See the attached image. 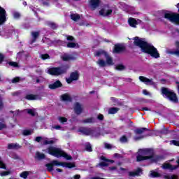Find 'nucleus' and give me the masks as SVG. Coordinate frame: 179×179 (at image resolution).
Returning <instances> with one entry per match:
<instances>
[{"label":"nucleus","instance_id":"obj_1","mask_svg":"<svg viewBox=\"0 0 179 179\" xmlns=\"http://www.w3.org/2000/svg\"><path fill=\"white\" fill-rule=\"evenodd\" d=\"M134 44L139 47L143 52L149 54L153 58H160V54H159L157 49L153 45L146 42L145 39L136 36L134 38Z\"/></svg>","mask_w":179,"mask_h":179},{"label":"nucleus","instance_id":"obj_2","mask_svg":"<svg viewBox=\"0 0 179 179\" xmlns=\"http://www.w3.org/2000/svg\"><path fill=\"white\" fill-rule=\"evenodd\" d=\"M43 152L48 153V155H51V156H54L55 157H64L67 160H72V157L68 155V154L65 153L61 148L57 147L50 146L46 150H43Z\"/></svg>","mask_w":179,"mask_h":179},{"label":"nucleus","instance_id":"obj_3","mask_svg":"<svg viewBox=\"0 0 179 179\" xmlns=\"http://www.w3.org/2000/svg\"><path fill=\"white\" fill-rule=\"evenodd\" d=\"M162 94H163L164 97L169 99V100H171V101H173V103L178 102V100L177 99V95H176V94L169 88L162 87Z\"/></svg>","mask_w":179,"mask_h":179},{"label":"nucleus","instance_id":"obj_4","mask_svg":"<svg viewBox=\"0 0 179 179\" xmlns=\"http://www.w3.org/2000/svg\"><path fill=\"white\" fill-rule=\"evenodd\" d=\"M66 72V69L64 67H53L47 69V73L49 75H52L54 76H59V75H62Z\"/></svg>","mask_w":179,"mask_h":179},{"label":"nucleus","instance_id":"obj_5","mask_svg":"<svg viewBox=\"0 0 179 179\" xmlns=\"http://www.w3.org/2000/svg\"><path fill=\"white\" fill-rule=\"evenodd\" d=\"M79 132H81L83 135H91V136H94L95 138L100 136V133L93 129L82 127L79 129Z\"/></svg>","mask_w":179,"mask_h":179},{"label":"nucleus","instance_id":"obj_6","mask_svg":"<svg viewBox=\"0 0 179 179\" xmlns=\"http://www.w3.org/2000/svg\"><path fill=\"white\" fill-rule=\"evenodd\" d=\"M101 55H103L106 59V65H114V63L113 62V58L107 54V52H104V50H99L95 52V57H101Z\"/></svg>","mask_w":179,"mask_h":179},{"label":"nucleus","instance_id":"obj_7","mask_svg":"<svg viewBox=\"0 0 179 179\" xmlns=\"http://www.w3.org/2000/svg\"><path fill=\"white\" fill-rule=\"evenodd\" d=\"M165 19H168L175 24H179V14L166 13L164 14Z\"/></svg>","mask_w":179,"mask_h":179},{"label":"nucleus","instance_id":"obj_8","mask_svg":"<svg viewBox=\"0 0 179 179\" xmlns=\"http://www.w3.org/2000/svg\"><path fill=\"white\" fill-rule=\"evenodd\" d=\"M52 164L57 166H62V167H66L67 169H73V167H75V163L59 162L58 160L52 161Z\"/></svg>","mask_w":179,"mask_h":179},{"label":"nucleus","instance_id":"obj_9","mask_svg":"<svg viewBox=\"0 0 179 179\" xmlns=\"http://www.w3.org/2000/svg\"><path fill=\"white\" fill-rule=\"evenodd\" d=\"M111 13H113V9L108 6H105L99 11V15H101V16H110Z\"/></svg>","mask_w":179,"mask_h":179},{"label":"nucleus","instance_id":"obj_10","mask_svg":"<svg viewBox=\"0 0 179 179\" xmlns=\"http://www.w3.org/2000/svg\"><path fill=\"white\" fill-rule=\"evenodd\" d=\"M101 1L100 0H90L89 5L92 10H95L99 6H100Z\"/></svg>","mask_w":179,"mask_h":179},{"label":"nucleus","instance_id":"obj_11","mask_svg":"<svg viewBox=\"0 0 179 179\" xmlns=\"http://www.w3.org/2000/svg\"><path fill=\"white\" fill-rule=\"evenodd\" d=\"M6 22V10L0 6V25Z\"/></svg>","mask_w":179,"mask_h":179},{"label":"nucleus","instance_id":"obj_12","mask_svg":"<svg viewBox=\"0 0 179 179\" xmlns=\"http://www.w3.org/2000/svg\"><path fill=\"white\" fill-rule=\"evenodd\" d=\"M79 79V73L78 71H74L71 73L70 78L66 79L67 83H72L73 80H78Z\"/></svg>","mask_w":179,"mask_h":179},{"label":"nucleus","instance_id":"obj_13","mask_svg":"<svg viewBox=\"0 0 179 179\" xmlns=\"http://www.w3.org/2000/svg\"><path fill=\"white\" fill-rule=\"evenodd\" d=\"M63 61H75L76 56L75 55L64 54L62 56Z\"/></svg>","mask_w":179,"mask_h":179},{"label":"nucleus","instance_id":"obj_14","mask_svg":"<svg viewBox=\"0 0 179 179\" xmlns=\"http://www.w3.org/2000/svg\"><path fill=\"white\" fill-rule=\"evenodd\" d=\"M139 80H141V82H143L145 85H151L152 86H153V85H155L153 80L149 79L145 76H140Z\"/></svg>","mask_w":179,"mask_h":179},{"label":"nucleus","instance_id":"obj_15","mask_svg":"<svg viewBox=\"0 0 179 179\" xmlns=\"http://www.w3.org/2000/svg\"><path fill=\"white\" fill-rule=\"evenodd\" d=\"M74 111L76 114H82V112L83 111V106L79 103H76L74 104Z\"/></svg>","mask_w":179,"mask_h":179},{"label":"nucleus","instance_id":"obj_16","mask_svg":"<svg viewBox=\"0 0 179 179\" xmlns=\"http://www.w3.org/2000/svg\"><path fill=\"white\" fill-rule=\"evenodd\" d=\"M128 23L129 24V26H131V27H136V25L138 23H141V20H138L136 21V20H135V18H129L128 20Z\"/></svg>","mask_w":179,"mask_h":179},{"label":"nucleus","instance_id":"obj_17","mask_svg":"<svg viewBox=\"0 0 179 179\" xmlns=\"http://www.w3.org/2000/svg\"><path fill=\"white\" fill-rule=\"evenodd\" d=\"M58 140L57 138H43V145H52L56 143Z\"/></svg>","mask_w":179,"mask_h":179},{"label":"nucleus","instance_id":"obj_18","mask_svg":"<svg viewBox=\"0 0 179 179\" xmlns=\"http://www.w3.org/2000/svg\"><path fill=\"white\" fill-rule=\"evenodd\" d=\"M125 50V48L122 45H115V49L113 52H116L117 54H120V52H122Z\"/></svg>","mask_w":179,"mask_h":179},{"label":"nucleus","instance_id":"obj_19","mask_svg":"<svg viewBox=\"0 0 179 179\" xmlns=\"http://www.w3.org/2000/svg\"><path fill=\"white\" fill-rule=\"evenodd\" d=\"M178 168V165L176 166H172L169 164H164L162 165V169L164 170H176V169Z\"/></svg>","mask_w":179,"mask_h":179},{"label":"nucleus","instance_id":"obj_20","mask_svg":"<svg viewBox=\"0 0 179 179\" xmlns=\"http://www.w3.org/2000/svg\"><path fill=\"white\" fill-rule=\"evenodd\" d=\"M61 86H62L61 81L57 80L53 84L49 85V89H57L58 87H61Z\"/></svg>","mask_w":179,"mask_h":179},{"label":"nucleus","instance_id":"obj_21","mask_svg":"<svg viewBox=\"0 0 179 179\" xmlns=\"http://www.w3.org/2000/svg\"><path fill=\"white\" fill-rule=\"evenodd\" d=\"M61 99L63 101H72V97H71V95L68 93L63 94L61 96Z\"/></svg>","mask_w":179,"mask_h":179},{"label":"nucleus","instance_id":"obj_22","mask_svg":"<svg viewBox=\"0 0 179 179\" xmlns=\"http://www.w3.org/2000/svg\"><path fill=\"white\" fill-rule=\"evenodd\" d=\"M141 174H142V169H141L139 168L137 169V170L136 171L129 173V176H130V177H135L136 176H141Z\"/></svg>","mask_w":179,"mask_h":179},{"label":"nucleus","instance_id":"obj_23","mask_svg":"<svg viewBox=\"0 0 179 179\" xmlns=\"http://www.w3.org/2000/svg\"><path fill=\"white\" fill-rule=\"evenodd\" d=\"M35 159H38V160H43V159H45V155L40 152H36L35 154Z\"/></svg>","mask_w":179,"mask_h":179},{"label":"nucleus","instance_id":"obj_24","mask_svg":"<svg viewBox=\"0 0 179 179\" xmlns=\"http://www.w3.org/2000/svg\"><path fill=\"white\" fill-rule=\"evenodd\" d=\"M146 131H148L146 128H139L134 130V134H136V135H142V134Z\"/></svg>","mask_w":179,"mask_h":179},{"label":"nucleus","instance_id":"obj_25","mask_svg":"<svg viewBox=\"0 0 179 179\" xmlns=\"http://www.w3.org/2000/svg\"><path fill=\"white\" fill-rule=\"evenodd\" d=\"M25 111L27 113V114H29V115H31V117H34L37 115V112L36 111L35 108L26 109Z\"/></svg>","mask_w":179,"mask_h":179},{"label":"nucleus","instance_id":"obj_26","mask_svg":"<svg viewBox=\"0 0 179 179\" xmlns=\"http://www.w3.org/2000/svg\"><path fill=\"white\" fill-rule=\"evenodd\" d=\"M84 124H93V122H96V119L94 117H90L83 120Z\"/></svg>","mask_w":179,"mask_h":179},{"label":"nucleus","instance_id":"obj_27","mask_svg":"<svg viewBox=\"0 0 179 179\" xmlns=\"http://www.w3.org/2000/svg\"><path fill=\"white\" fill-rule=\"evenodd\" d=\"M25 99H27V100H37L38 99V96L34 94H28L26 96Z\"/></svg>","mask_w":179,"mask_h":179},{"label":"nucleus","instance_id":"obj_28","mask_svg":"<svg viewBox=\"0 0 179 179\" xmlns=\"http://www.w3.org/2000/svg\"><path fill=\"white\" fill-rule=\"evenodd\" d=\"M152 156H145L143 157L142 155L137 156V162H142V160H148V159H150Z\"/></svg>","mask_w":179,"mask_h":179},{"label":"nucleus","instance_id":"obj_29","mask_svg":"<svg viewBox=\"0 0 179 179\" xmlns=\"http://www.w3.org/2000/svg\"><path fill=\"white\" fill-rule=\"evenodd\" d=\"M31 36L33 37V40L31 42V44H33V43L36 42V40L37 39V37L40 36V34L38 32H32Z\"/></svg>","mask_w":179,"mask_h":179},{"label":"nucleus","instance_id":"obj_30","mask_svg":"<svg viewBox=\"0 0 179 179\" xmlns=\"http://www.w3.org/2000/svg\"><path fill=\"white\" fill-rule=\"evenodd\" d=\"M71 19L74 22H78L80 19V15L79 14H71Z\"/></svg>","mask_w":179,"mask_h":179},{"label":"nucleus","instance_id":"obj_31","mask_svg":"<svg viewBox=\"0 0 179 179\" xmlns=\"http://www.w3.org/2000/svg\"><path fill=\"white\" fill-rule=\"evenodd\" d=\"M45 167H47L48 171H52L54 170V164H52V162H51V163L46 164Z\"/></svg>","mask_w":179,"mask_h":179},{"label":"nucleus","instance_id":"obj_32","mask_svg":"<svg viewBox=\"0 0 179 179\" xmlns=\"http://www.w3.org/2000/svg\"><path fill=\"white\" fill-rule=\"evenodd\" d=\"M118 108H111L108 110V114H116L119 111Z\"/></svg>","mask_w":179,"mask_h":179},{"label":"nucleus","instance_id":"obj_33","mask_svg":"<svg viewBox=\"0 0 179 179\" xmlns=\"http://www.w3.org/2000/svg\"><path fill=\"white\" fill-rule=\"evenodd\" d=\"M164 178L165 179H178V176L175 175H165L164 176Z\"/></svg>","mask_w":179,"mask_h":179},{"label":"nucleus","instance_id":"obj_34","mask_svg":"<svg viewBox=\"0 0 179 179\" xmlns=\"http://www.w3.org/2000/svg\"><path fill=\"white\" fill-rule=\"evenodd\" d=\"M8 149H19V145L15 143H10L8 145Z\"/></svg>","mask_w":179,"mask_h":179},{"label":"nucleus","instance_id":"obj_35","mask_svg":"<svg viewBox=\"0 0 179 179\" xmlns=\"http://www.w3.org/2000/svg\"><path fill=\"white\" fill-rule=\"evenodd\" d=\"M96 64H98V65H99L100 66L103 67V66H106L107 65V64L106 63V62L103 59H99L96 62Z\"/></svg>","mask_w":179,"mask_h":179},{"label":"nucleus","instance_id":"obj_36","mask_svg":"<svg viewBox=\"0 0 179 179\" xmlns=\"http://www.w3.org/2000/svg\"><path fill=\"white\" fill-rule=\"evenodd\" d=\"M120 141L122 143H127V142H128V138H127V136L124 135L120 138Z\"/></svg>","mask_w":179,"mask_h":179},{"label":"nucleus","instance_id":"obj_37","mask_svg":"<svg viewBox=\"0 0 179 179\" xmlns=\"http://www.w3.org/2000/svg\"><path fill=\"white\" fill-rule=\"evenodd\" d=\"M101 160H103V162H106V163H114V160L106 159L104 156L101 157Z\"/></svg>","mask_w":179,"mask_h":179},{"label":"nucleus","instance_id":"obj_38","mask_svg":"<svg viewBox=\"0 0 179 179\" xmlns=\"http://www.w3.org/2000/svg\"><path fill=\"white\" fill-rule=\"evenodd\" d=\"M58 120L59 121V122H61V124H64V122H68V119L64 117H59Z\"/></svg>","mask_w":179,"mask_h":179},{"label":"nucleus","instance_id":"obj_39","mask_svg":"<svg viewBox=\"0 0 179 179\" xmlns=\"http://www.w3.org/2000/svg\"><path fill=\"white\" fill-rule=\"evenodd\" d=\"M76 47V43L73 42H70L67 44V48H75Z\"/></svg>","mask_w":179,"mask_h":179},{"label":"nucleus","instance_id":"obj_40","mask_svg":"<svg viewBox=\"0 0 179 179\" xmlns=\"http://www.w3.org/2000/svg\"><path fill=\"white\" fill-rule=\"evenodd\" d=\"M27 176H29V172L27 171H24L20 174V177L24 179L27 178Z\"/></svg>","mask_w":179,"mask_h":179},{"label":"nucleus","instance_id":"obj_41","mask_svg":"<svg viewBox=\"0 0 179 179\" xmlns=\"http://www.w3.org/2000/svg\"><path fill=\"white\" fill-rule=\"evenodd\" d=\"M170 145H174V146H179V141L172 140L170 141Z\"/></svg>","mask_w":179,"mask_h":179},{"label":"nucleus","instance_id":"obj_42","mask_svg":"<svg viewBox=\"0 0 179 179\" xmlns=\"http://www.w3.org/2000/svg\"><path fill=\"white\" fill-rule=\"evenodd\" d=\"M85 149L87 152H92V145H90V143H87L85 145Z\"/></svg>","mask_w":179,"mask_h":179},{"label":"nucleus","instance_id":"obj_43","mask_svg":"<svg viewBox=\"0 0 179 179\" xmlns=\"http://www.w3.org/2000/svg\"><path fill=\"white\" fill-rule=\"evenodd\" d=\"M54 129H56L57 131H58L59 129H62V127H61L60 125L52 126V131H54Z\"/></svg>","mask_w":179,"mask_h":179},{"label":"nucleus","instance_id":"obj_44","mask_svg":"<svg viewBox=\"0 0 179 179\" xmlns=\"http://www.w3.org/2000/svg\"><path fill=\"white\" fill-rule=\"evenodd\" d=\"M115 68L116 69H117V71H124V69H125V66H124V65L122 64L117 65Z\"/></svg>","mask_w":179,"mask_h":179},{"label":"nucleus","instance_id":"obj_45","mask_svg":"<svg viewBox=\"0 0 179 179\" xmlns=\"http://www.w3.org/2000/svg\"><path fill=\"white\" fill-rule=\"evenodd\" d=\"M150 176H151V177H153V178L160 177V174H159V173L155 172V171H151Z\"/></svg>","mask_w":179,"mask_h":179},{"label":"nucleus","instance_id":"obj_46","mask_svg":"<svg viewBox=\"0 0 179 179\" xmlns=\"http://www.w3.org/2000/svg\"><path fill=\"white\" fill-rule=\"evenodd\" d=\"M32 131L31 130H24L23 131V135H25V136H27L29 135H31Z\"/></svg>","mask_w":179,"mask_h":179},{"label":"nucleus","instance_id":"obj_47","mask_svg":"<svg viewBox=\"0 0 179 179\" xmlns=\"http://www.w3.org/2000/svg\"><path fill=\"white\" fill-rule=\"evenodd\" d=\"M8 65H10V66H14V68H17L18 66L17 63L14 62H8Z\"/></svg>","mask_w":179,"mask_h":179},{"label":"nucleus","instance_id":"obj_48","mask_svg":"<svg viewBox=\"0 0 179 179\" xmlns=\"http://www.w3.org/2000/svg\"><path fill=\"white\" fill-rule=\"evenodd\" d=\"M49 26H50V27H51V29H55L57 27V24H55L54 22H50Z\"/></svg>","mask_w":179,"mask_h":179},{"label":"nucleus","instance_id":"obj_49","mask_svg":"<svg viewBox=\"0 0 179 179\" xmlns=\"http://www.w3.org/2000/svg\"><path fill=\"white\" fill-rule=\"evenodd\" d=\"M9 174H10V171H3V172L0 173L1 177H3L5 176H9Z\"/></svg>","mask_w":179,"mask_h":179},{"label":"nucleus","instance_id":"obj_50","mask_svg":"<svg viewBox=\"0 0 179 179\" xmlns=\"http://www.w3.org/2000/svg\"><path fill=\"white\" fill-rule=\"evenodd\" d=\"M0 169H3L4 170H6V166H5V164H3L1 158H0Z\"/></svg>","mask_w":179,"mask_h":179},{"label":"nucleus","instance_id":"obj_51","mask_svg":"<svg viewBox=\"0 0 179 179\" xmlns=\"http://www.w3.org/2000/svg\"><path fill=\"white\" fill-rule=\"evenodd\" d=\"M104 146H105L106 149H113V148H114V147L113 146V145L108 144V143H106L104 144Z\"/></svg>","mask_w":179,"mask_h":179},{"label":"nucleus","instance_id":"obj_52","mask_svg":"<svg viewBox=\"0 0 179 179\" xmlns=\"http://www.w3.org/2000/svg\"><path fill=\"white\" fill-rule=\"evenodd\" d=\"M42 59H50V55L48 54L41 55Z\"/></svg>","mask_w":179,"mask_h":179},{"label":"nucleus","instance_id":"obj_53","mask_svg":"<svg viewBox=\"0 0 179 179\" xmlns=\"http://www.w3.org/2000/svg\"><path fill=\"white\" fill-rule=\"evenodd\" d=\"M101 167H107L108 166V164L107 162H101L99 164Z\"/></svg>","mask_w":179,"mask_h":179},{"label":"nucleus","instance_id":"obj_54","mask_svg":"<svg viewBox=\"0 0 179 179\" xmlns=\"http://www.w3.org/2000/svg\"><path fill=\"white\" fill-rule=\"evenodd\" d=\"M140 152L143 153V155H149V150H141Z\"/></svg>","mask_w":179,"mask_h":179},{"label":"nucleus","instance_id":"obj_55","mask_svg":"<svg viewBox=\"0 0 179 179\" xmlns=\"http://www.w3.org/2000/svg\"><path fill=\"white\" fill-rule=\"evenodd\" d=\"M13 17H15V19H19V17H20V13H13Z\"/></svg>","mask_w":179,"mask_h":179},{"label":"nucleus","instance_id":"obj_56","mask_svg":"<svg viewBox=\"0 0 179 179\" xmlns=\"http://www.w3.org/2000/svg\"><path fill=\"white\" fill-rule=\"evenodd\" d=\"M19 80H20V78H19V77H16V78H15L12 80V83H17V82H19Z\"/></svg>","mask_w":179,"mask_h":179},{"label":"nucleus","instance_id":"obj_57","mask_svg":"<svg viewBox=\"0 0 179 179\" xmlns=\"http://www.w3.org/2000/svg\"><path fill=\"white\" fill-rule=\"evenodd\" d=\"M143 94L145 96H150V92H148V90H143Z\"/></svg>","mask_w":179,"mask_h":179},{"label":"nucleus","instance_id":"obj_58","mask_svg":"<svg viewBox=\"0 0 179 179\" xmlns=\"http://www.w3.org/2000/svg\"><path fill=\"white\" fill-rule=\"evenodd\" d=\"M3 128H6V124L0 122V129H3Z\"/></svg>","mask_w":179,"mask_h":179},{"label":"nucleus","instance_id":"obj_59","mask_svg":"<svg viewBox=\"0 0 179 179\" xmlns=\"http://www.w3.org/2000/svg\"><path fill=\"white\" fill-rule=\"evenodd\" d=\"M140 139H143V136H135L134 137V141H139Z\"/></svg>","mask_w":179,"mask_h":179},{"label":"nucleus","instance_id":"obj_60","mask_svg":"<svg viewBox=\"0 0 179 179\" xmlns=\"http://www.w3.org/2000/svg\"><path fill=\"white\" fill-rule=\"evenodd\" d=\"M98 120H100V121H102V120L104 118V116L101 114H99L97 117Z\"/></svg>","mask_w":179,"mask_h":179},{"label":"nucleus","instance_id":"obj_61","mask_svg":"<svg viewBox=\"0 0 179 179\" xmlns=\"http://www.w3.org/2000/svg\"><path fill=\"white\" fill-rule=\"evenodd\" d=\"M172 54H175V55H177L179 57V49H178L176 51L172 52Z\"/></svg>","mask_w":179,"mask_h":179},{"label":"nucleus","instance_id":"obj_62","mask_svg":"<svg viewBox=\"0 0 179 179\" xmlns=\"http://www.w3.org/2000/svg\"><path fill=\"white\" fill-rule=\"evenodd\" d=\"M67 40L69 41H73V36H68Z\"/></svg>","mask_w":179,"mask_h":179},{"label":"nucleus","instance_id":"obj_63","mask_svg":"<svg viewBox=\"0 0 179 179\" xmlns=\"http://www.w3.org/2000/svg\"><path fill=\"white\" fill-rule=\"evenodd\" d=\"M35 141H36V142H40V141H41V136L36 137Z\"/></svg>","mask_w":179,"mask_h":179},{"label":"nucleus","instance_id":"obj_64","mask_svg":"<svg viewBox=\"0 0 179 179\" xmlns=\"http://www.w3.org/2000/svg\"><path fill=\"white\" fill-rule=\"evenodd\" d=\"M73 178L74 179H80V175H75Z\"/></svg>","mask_w":179,"mask_h":179}]
</instances>
